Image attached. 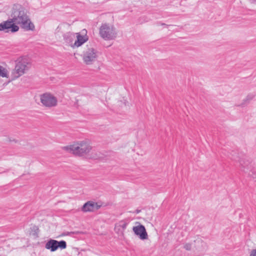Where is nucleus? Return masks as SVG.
<instances>
[{"label":"nucleus","instance_id":"nucleus-1","mask_svg":"<svg viewBox=\"0 0 256 256\" xmlns=\"http://www.w3.org/2000/svg\"><path fill=\"white\" fill-rule=\"evenodd\" d=\"M28 14L26 12V10L24 7L18 4H14L13 6L11 17L12 18L8 19L12 28V32H16L19 30V27L16 24L18 20H22L25 18Z\"/></svg>","mask_w":256,"mask_h":256},{"label":"nucleus","instance_id":"nucleus-2","mask_svg":"<svg viewBox=\"0 0 256 256\" xmlns=\"http://www.w3.org/2000/svg\"><path fill=\"white\" fill-rule=\"evenodd\" d=\"M30 65L28 60L25 58H20L16 62L14 68L11 74L12 80H14L24 74L29 68Z\"/></svg>","mask_w":256,"mask_h":256},{"label":"nucleus","instance_id":"nucleus-3","mask_svg":"<svg viewBox=\"0 0 256 256\" xmlns=\"http://www.w3.org/2000/svg\"><path fill=\"white\" fill-rule=\"evenodd\" d=\"M92 149L91 146L87 142H82L80 144L64 147V150L78 156H83L88 154Z\"/></svg>","mask_w":256,"mask_h":256},{"label":"nucleus","instance_id":"nucleus-4","mask_svg":"<svg viewBox=\"0 0 256 256\" xmlns=\"http://www.w3.org/2000/svg\"><path fill=\"white\" fill-rule=\"evenodd\" d=\"M100 36L104 40H114L117 35L115 28L108 24H102L99 28Z\"/></svg>","mask_w":256,"mask_h":256},{"label":"nucleus","instance_id":"nucleus-5","mask_svg":"<svg viewBox=\"0 0 256 256\" xmlns=\"http://www.w3.org/2000/svg\"><path fill=\"white\" fill-rule=\"evenodd\" d=\"M40 100L43 106L52 108L58 104L57 98L50 92H46L40 96Z\"/></svg>","mask_w":256,"mask_h":256},{"label":"nucleus","instance_id":"nucleus-6","mask_svg":"<svg viewBox=\"0 0 256 256\" xmlns=\"http://www.w3.org/2000/svg\"><path fill=\"white\" fill-rule=\"evenodd\" d=\"M82 60L87 65L92 64L96 58V50L93 48H88L83 52Z\"/></svg>","mask_w":256,"mask_h":256},{"label":"nucleus","instance_id":"nucleus-7","mask_svg":"<svg viewBox=\"0 0 256 256\" xmlns=\"http://www.w3.org/2000/svg\"><path fill=\"white\" fill-rule=\"evenodd\" d=\"M16 24H20L21 28L26 31H34L35 29L34 24L31 22L28 16L23 18L22 20H18Z\"/></svg>","mask_w":256,"mask_h":256},{"label":"nucleus","instance_id":"nucleus-8","mask_svg":"<svg viewBox=\"0 0 256 256\" xmlns=\"http://www.w3.org/2000/svg\"><path fill=\"white\" fill-rule=\"evenodd\" d=\"M132 230L134 234L138 236L140 240H144L148 238L146 228L143 225L139 224L137 226H134Z\"/></svg>","mask_w":256,"mask_h":256},{"label":"nucleus","instance_id":"nucleus-9","mask_svg":"<svg viewBox=\"0 0 256 256\" xmlns=\"http://www.w3.org/2000/svg\"><path fill=\"white\" fill-rule=\"evenodd\" d=\"M101 206L97 202L92 201H88L86 202L82 208V210L84 212H91L97 210L100 208Z\"/></svg>","mask_w":256,"mask_h":256},{"label":"nucleus","instance_id":"nucleus-10","mask_svg":"<svg viewBox=\"0 0 256 256\" xmlns=\"http://www.w3.org/2000/svg\"><path fill=\"white\" fill-rule=\"evenodd\" d=\"M82 31H85L86 34L87 32L86 30L85 29L83 30ZM76 40H75L73 46H72V48L75 46L79 47L82 46L84 43L87 42L88 39V36L86 34L84 36H82L80 33H76Z\"/></svg>","mask_w":256,"mask_h":256},{"label":"nucleus","instance_id":"nucleus-11","mask_svg":"<svg viewBox=\"0 0 256 256\" xmlns=\"http://www.w3.org/2000/svg\"><path fill=\"white\" fill-rule=\"evenodd\" d=\"M128 225V222L122 220L115 224L114 230L118 234H122L126 230Z\"/></svg>","mask_w":256,"mask_h":256},{"label":"nucleus","instance_id":"nucleus-12","mask_svg":"<svg viewBox=\"0 0 256 256\" xmlns=\"http://www.w3.org/2000/svg\"><path fill=\"white\" fill-rule=\"evenodd\" d=\"M57 244H58V241L50 239L46 244L45 248L51 252H54L58 249Z\"/></svg>","mask_w":256,"mask_h":256},{"label":"nucleus","instance_id":"nucleus-13","mask_svg":"<svg viewBox=\"0 0 256 256\" xmlns=\"http://www.w3.org/2000/svg\"><path fill=\"white\" fill-rule=\"evenodd\" d=\"M64 40L72 46H73L72 42L74 38V34L71 32H67L63 34Z\"/></svg>","mask_w":256,"mask_h":256},{"label":"nucleus","instance_id":"nucleus-14","mask_svg":"<svg viewBox=\"0 0 256 256\" xmlns=\"http://www.w3.org/2000/svg\"><path fill=\"white\" fill-rule=\"evenodd\" d=\"M8 20L4 21L2 23H0V31H4L5 32H8L9 31L12 32V28Z\"/></svg>","mask_w":256,"mask_h":256},{"label":"nucleus","instance_id":"nucleus-15","mask_svg":"<svg viewBox=\"0 0 256 256\" xmlns=\"http://www.w3.org/2000/svg\"><path fill=\"white\" fill-rule=\"evenodd\" d=\"M0 77L8 78L9 73L6 68L0 65Z\"/></svg>","mask_w":256,"mask_h":256},{"label":"nucleus","instance_id":"nucleus-16","mask_svg":"<svg viewBox=\"0 0 256 256\" xmlns=\"http://www.w3.org/2000/svg\"><path fill=\"white\" fill-rule=\"evenodd\" d=\"M58 248H60L61 249H64L66 248V243L64 240H60V242H58Z\"/></svg>","mask_w":256,"mask_h":256},{"label":"nucleus","instance_id":"nucleus-17","mask_svg":"<svg viewBox=\"0 0 256 256\" xmlns=\"http://www.w3.org/2000/svg\"><path fill=\"white\" fill-rule=\"evenodd\" d=\"M4 81H0V90H2L6 86L8 85V82H4Z\"/></svg>","mask_w":256,"mask_h":256},{"label":"nucleus","instance_id":"nucleus-18","mask_svg":"<svg viewBox=\"0 0 256 256\" xmlns=\"http://www.w3.org/2000/svg\"><path fill=\"white\" fill-rule=\"evenodd\" d=\"M184 248L188 250H190L192 248V245L190 244H186L184 246Z\"/></svg>","mask_w":256,"mask_h":256},{"label":"nucleus","instance_id":"nucleus-19","mask_svg":"<svg viewBox=\"0 0 256 256\" xmlns=\"http://www.w3.org/2000/svg\"><path fill=\"white\" fill-rule=\"evenodd\" d=\"M250 256H256V249H252L250 253Z\"/></svg>","mask_w":256,"mask_h":256},{"label":"nucleus","instance_id":"nucleus-20","mask_svg":"<svg viewBox=\"0 0 256 256\" xmlns=\"http://www.w3.org/2000/svg\"><path fill=\"white\" fill-rule=\"evenodd\" d=\"M156 24H157L158 25H160V26H168V24H166L165 23L162 22H156Z\"/></svg>","mask_w":256,"mask_h":256},{"label":"nucleus","instance_id":"nucleus-21","mask_svg":"<svg viewBox=\"0 0 256 256\" xmlns=\"http://www.w3.org/2000/svg\"><path fill=\"white\" fill-rule=\"evenodd\" d=\"M252 98H253V96H250V95H249V96H247L246 100H250L252 99Z\"/></svg>","mask_w":256,"mask_h":256},{"label":"nucleus","instance_id":"nucleus-22","mask_svg":"<svg viewBox=\"0 0 256 256\" xmlns=\"http://www.w3.org/2000/svg\"><path fill=\"white\" fill-rule=\"evenodd\" d=\"M140 212V210H136V214H138Z\"/></svg>","mask_w":256,"mask_h":256},{"label":"nucleus","instance_id":"nucleus-23","mask_svg":"<svg viewBox=\"0 0 256 256\" xmlns=\"http://www.w3.org/2000/svg\"><path fill=\"white\" fill-rule=\"evenodd\" d=\"M254 2H256V0H252Z\"/></svg>","mask_w":256,"mask_h":256}]
</instances>
